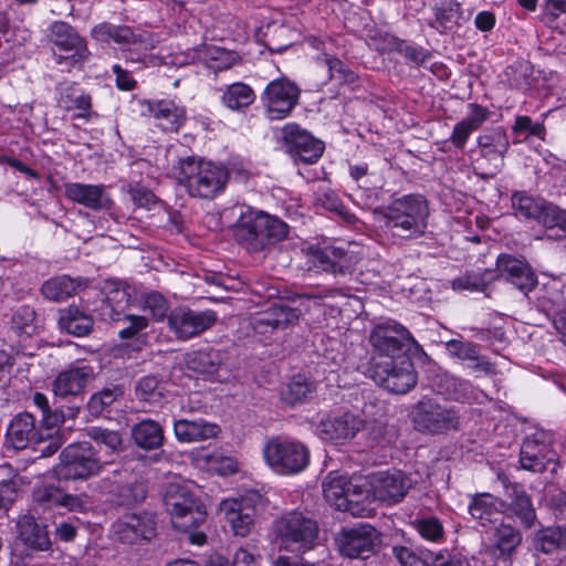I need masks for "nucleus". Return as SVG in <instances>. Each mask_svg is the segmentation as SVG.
Returning a JSON list of instances; mask_svg holds the SVG:
<instances>
[{"mask_svg":"<svg viewBox=\"0 0 566 566\" xmlns=\"http://www.w3.org/2000/svg\"><path fill=\"white\" fill-rule=\"evenodd\" d=\"M174 431L178 441L196 442L217 437L220 429L218 424L207 422L203 419H179L174 423Z\"/></svg>","mask_w":566,"mask_h":566,"instance_id":"473e14b6","label":"nucleus"},{"mask_svg":"<svg viewBox=\"0 0 566 566\" xmlns=\"http://www.w3.org/2000/svg\"><path fill=\"white\" fill-rule=\"evenodd\" d=\"M391 555L400 566H428L427 557L430 556V549L395 544L391 546Z\"/></svg>","mask_w":566,"mask_h":566,"instance_id":"8fccbe9b","label":"nucleus"},{"mask_svg":"<svg viewBox=\"0 0 566 566\" xmlns=\"http://www.w3.org/2000/svg\"><path fill=\"white\" fill-rule=\"evenodd\" d=\"M117 539L133 545L150 541L156 534L155 518L149 513L126 514L114 524Z\"/></svg>","mask_w":566,"mask_h":566,"instance_id":"aec40b11","label":"nucleus"},{"mask_svg":"<svg viewBox=\"0 0 566 566\" xmlns=\"http://www.w3.org/2000/svg\"><path fill=\"white\" fill-rule=\"evenodd\" d=\"M352 485L347 478L331 472L323 483L324 497L337 510L348 509L346 495Z\"/></svg>","mask_w":566,"mask_h":566,"instance_id":"37998d69","label":"nucleus"},{"mask_svg":"<svg viewBox=\"0 0 566 566\" xmlns=\"http://www.w3.org/2000/svg\"><path fill=\"white\" fill-rule=\"evenodd\" d=\"M202 53L208 66L216 73L231 69L239 61L234 52L218 46H207Z\"/></svg>","mask_w":566,"mask_h":566,"instance_id":"603ef678","label":"nucleus"},{"mask_svg":"<svg viewBox=\"0 0 566 566\" xmlns=\"http://www.w3.org/2000/svg\"><path fill=\"white\" fill-rule=\"evenodd\" d=\"M273 530L280 546L292 551L312 548L318 535L317 523L298 511H292L276 520Z\"/></svg>","mask_w":566,"mask_h":566,"instance_id":"0eeeda50","label":"nucleus"},{"mask_svg":"<svg viewBox=\"0 0 566 566\" xmlns=\"http://www.w3.org/2000/svg\"><path fill=\"white\" fill-rule=\"evenodd\" d=\"M373 216L388 238L415 240L424 235L430 209L424 196L408 193L394 198L387 206L375 208Z\"/></svg>","mask_w":566,"mask_h":566,"instance_id":"f257e3e1","label":"nucleus"},{"mask_svg":"<svg viewBox=\"0 0 566 566\" xmlns=\"http://www.w3.org/2000/svg\"><path fill=\"white\" fill-rule=\"evenodd\" d=\"M371 356L369 366L398 356H410L418 344L411 333L396 321L388 319L376 324L369 334Z\"/></svg>","mask_w":566,"mask_h":566,"instance_id":"39448f33","label":"nucleus"},{"mask_svg":"<svg viewBox=\"0 0 566 566\" xmlns=\"http://www.w3.org/2000/svg\"><path fill=\"white\" fill-rule=\"evenodd\" d=\"M489 286V281L481 273H465L452 281L453 290L470 291V292H485Z\"/></svg>","mask_w":566,"mask_h":566,"instance_id":"052dcab7","label":"nucleus"},{"mask_svg":"<svg viewBox=\"0 0 566 566\" xmlns=\"http://www.w3.org/2000/svg\"><path fill=\"white\" fill-rule=\"evenodd\" d=\"M505 488L503 514L513 520L525 530L533 528L537 524V515L531 496L517 483H511L506 476L499 475Z\"/></svg>","mask_w":566,"mask_h":566,"instance_id":"2eb2a0df","label":"nucleus"},{"mask_svg":"<svg viewBox=\"0 0 566 566\" xmlns=\"http://www.w3.org/2000/svg\"><path fill=\"white\" fill-rule=\"evenodd\" d=\"M124 390L118 385L105 387L93 394L87 402V410L94 417L102 416L115 401L122 398Z\"/></svg>","mask_w":566,"mask_h":566,"instance_id":"3c124183","label":"nucleus"},{"mask_svg":"<svg viewBox=\"0 0 566 566\" xmlns=\"http://www.w3.org/2000/svg\"><path fill=\"white\" fill-rule=\"evenodd\" d=\"M86 436L97 444H103L111 452H117L122 448V437L118 431L102 427H90L86 429Z\"/></svg>","mask_w":566,"mask_h":566,"instance_id":"5fc2aeb1","label":"nucleus"},{"mask_svg":"<svg viewBox=\"0 0 566 566\" xmlns=\"http://www.w3.org/2000/svg\"><path fill=\"white\" fill-rule=\"evenodd\" d=\"M511 201L516 218L535 221L538 219L544 202L543 199L534 198L525 191H515Z\"/></svg>","mask_w":566,"mask_h":566,"instance_id":"49530a36","label":"nucleus"},{"mask_svg":"<svg viewBox=\"0 0 566 566\" xmlns=\"http://www.w3.org/2000/svg\"><path fill=\"white\" fill-rule=\"evenodd\" d=\"M106 291V298L104 302H112L116 305H127L129 303L130 294L128 286L123 282L116 280H107L104 285Z\"/></svg>","mask_w":566,"mask_h":566,"instance_id":"e2e57ef3","label":"nucleus"},{"mask_svg":"<svg viewBox=\"0 0 566 566\" xmlns=\"http://www.w3.org/2000/svg\"><path fill=\"white\" fill-rule=\"evenodd\" d=\"M323 61L328 69L329 80L337 81L339 84L354 83L357 75L338 57L329 54H323Z\"/></svg>","mask_w":566,"mask_h":566,"instance_id":"4d7b16f0","label":"nucleus"},{"mask_svg":"<svg viewBox=\"0 0 566 566\" xmlns=\"http://www.w3.org/2000/svg\"><path fill=\"white\" fill-rule=\"evenodd\" d=\"M315 380L304 376H294L281 392L282 400L290 406L306 402L316 391Z\"/></svg>","mask_w":566,"mask_h":566,"instance_id":"4c0bfd02","label":"nucleus"},{"mask_svg":"<svg viewBox=\"0 0 566 566\" xmlns=\"http://www.w3.org/2000/svg\"><path fill=\"white\" fill-rule=\"evenodd\" d=\"M537 222L545 228H559L566 231V210L544 200Z\"/></svg>","mask_w":566,"mask_h":566,"instance_id":"864d4df0","label":"nucleus"},{"mask_svg":"<svg viewBox=\"0 0 566 566\" xmlns=\"http://www.w3.org/2000/svg\"><path fill=\"white\" fill-rule=\"evenodd\" d=\"M555 459V452L544 442L527 438L523 441L520 463L524 470L541 473L547 470Z\"/></svg>","mask_w":566,"mask_h":566,"instance_id":"c756f323","label":"nucleus"},{"mask_svg":"<svg viewBox=\"0 0 566 566\" xmlns=\"http://www.w3.org/2000/svg\"><path fill=\"white\" fill-rule=\"evenodd\" d=\"M94 378L91 365L76 363L57 374L52 384L55 397L67 399L80 396L87 384Z\"/></svg>","mask_w":566,"mask_h":566,"instance_id":"5701e85b","label":"nucleus"},{"mask_svg":"<svg viewBox=\"0 0 566 566\" xmlns=\"http://www.w3.org/2000/svg\"><path fill=\"white\" fill-rule=\"evenodd\" d=\"M59 326L70 335L83 337L92 331L93 318L78 307L69 306L60 311Z\"/></svg>","mask_w":566,"mask_h":566,"instance_id":"f704fd0d","label":"nucleus"},{"mask_svg":"<svg viewBox=\"0 0 566 566\" xmlns=\"http://www.w3.org/2000/svg\"><path fill=\"white\" fill-rule=\"evenodd\" d=\"M478 146L482 160L489 168L491 176L501 171L504 157L510 148L509 136L501 127L489 129L478 137Z\"/></svg>","mask_w":566,"mask_h":566,"instance_id":"b1692460","label":"nucleus"},{"mask_svg":"<svg viewBox=\"0 0 566 566\" xmlns=\"http://www.w3.org/2000/svg\"><path fill=\"white\" fill-rule=\"evenodd\" d=\"M233 233L249 252L269 250L287 238L289 226L280 218L251 206H240Z\"/></svg>","mask_w":566,"mask_h":566,"instance_id":"f03ea898","label":"nucleus"},{"mask_svg":"<svg viewBox=\"0 0 566 566\" xmlns=\"http://www.w3.org/2000/svg\"><path fill=\"white\" fill-rule=\"evenodd\" d=\"M371 488L375 499L387 504H396L407 495L411 480L399 470L380 472L373 478Z\"/></svg>","mask_w":566,"mask_h":566,"instance_id":"393cba45","label":"nucleus"},{"mask_svg":"<svg viewBox=\"0 0 566 566\" xmlns=\"http://www.w3.org/2000/svg\"><path fill=\"white\" fill-rule=\"evenodd\" d=\"M61 489L54 485H42L33 491V500L43 506L59 505Z\"/></svg>","mask_w":566,"mask_h":566,"instance_id":"774afa93","label":"nucleus"},{"mask_svg":"<svg viewBox=\"0 0 566 566\" xmlns=\"http://www.w3.org/2000/svg\"><path fill=\"white\" fill-rule=\"evenodd\" d=\"M144 311L148 312L155 321H163L169 311V303L158 292L151 291L140 296Z\"/></svg>","mask_w":566,"mask_h":566,"instance_id":"6e6d98bb","label":"nucleus"},{"mask_svg":"<svg viewBox=\"0 0 566 566\" xmlns=\"http://www.w3.org/2000/svg\"><path fill=\"white\" fill-rule=\"evenodd\" d=\"M496 273L500 280L512 284L525 295L533 291L538 283L535 271L525 260L506 253L497 256Z\"/></svg>","mask_w":566,"mask_h":566,"instance_id":"a211bd4d","label":"nucleus"},{"mask_svg":"<svg viewBox=\"0 0 566 566\" xmlns=\"http://www.w3.org/2000/svg\"><path fill=\"white\" fill-rule=\"evenodd\" d=\"M302 315L297 307H293L283 301L273 302L265 310L256 313L252 318L253 328L258 333H268L277 329H285L296 325Z\"/></svg>","mask_w":566,"mask_h":566,"instance_id":"6ab92c4d","label":"nucleus"},{"mask_svg":"<svg viewBox=\"0 0 566 566\" xmlns=\"http://www.w3.org/2000/svg\"><path fill=\"white\" fill-rule=\"evenodd\" d=\"M118 327L119 338L132 339L148 327V319L143 315L126 313Z\"/></svg>","mask_w":566,"mask_h":566,"instance_id":"13d9d810","label":"nucleus"},{"mask_svg":"<svg viewBox=\"0 0 566 566\" xmlns=\"http://www.w3.org/2000/svg\"><path fill=\"white\" fill-rule=\"evenodd\" d=\"M132 438L137 447L155 450L164 442V430L158 422L146 419L133 426Z\"/></svg>","mask_w":566,"mask_h":566,"instance_id":"e433bc0d","label":"nucleus"},{"mask_svg":"<svg viewBox=\"0 0 566 566\" xmlns=\"http://www.w3.org/2000/svg\"><path fill=\"white\" fill-rule=\"evenodd\" d=\"M368 371L376 384L392 394H407L417 385V373L410 356L375 363Z\"/></svg>","mask_w":566,"mask_h":566,"instance_id":"9d476101","label":"nucleus"},{"mask_svg":"<svg viewBox=\"0 0 566 566\" xmlns=\"http://www.w3.org/2000/svg\"><path fill=\"white\" fill-rule=\"evenodd\" d=\"M493 554L496 558L506 560L522 544V534L510 524H501L494 534Z\"/></svg>","mask_w":566,"mask_h":566,"instance_id":"58836bf2","label":"nucleus"},{"mask_svg":"<svg viewBox=\"0 0 566 566\" xmlns=\"http://www.w3.org/2000/svg\"><path fill=\"white\" fill-rule=\"evenodd\" d=\"M255 99L252 87L243 82L228 85L221 95L222 104L231 111H241L249 107Z\"/></svg>","mask_w":566,"mask_h":566,"instance_id":"c03bdc74","label":"nucleus"},{"mask_svg":"<svg viewBox=\"0 0 566 566\" xmlns=\"http://www.w3.org/2000/svg\"><path fill=\"white\" fill-rule=\"evenodd\" d=\"M18 536L29 547L46 551L51 546L46 527L40 525L31 515H23L17 522Z\"/></svg>","mask_w":566,"mask_h":566,"instance_id":"72a5a7b5","label":"nucleus"},{"mask_svg":"<svg viewBox=\"0 0 566 566\" xmlns=\"http://www.w3.org/2000/svg\"><path fill=\"white\" fill-rule=\"evenodd\" d=\"M81 279H72L69 275H60L44 282L41 287L42 295L54 302H62L74 295L81 286Z\"/></svg>","mask_w":566,"mask_h":566,"instance_id":"79ce46f5","label":"nucleus"},{"mask_svg":"<svg viewBox=\"0 0 566 566\" xmlns=\"http://www.w3.org/2000/svg\"><path fill=\"white\" fill-rule=\"evenodd\" d=\"M380 542V533L370 524L359 523L343 527L335 537L339 554L354 559H366L374 555Z\"/></svg>","mask_w":566,"mask_h":566,"instance_id":"f8f14e48","label":"nucleus"},{"mask_svg":"<svg viewBox=\"0 0 566 566\" xmlns=\"http://www.w3.org/2000/svg\"><path fill=\"white\" fill-rule=\"evenodd\" d=\"M171 172L189 196L211 200L221 195L229 180L227 168L197 156L178 158Z\"/></svg>","mask_w":566,"mask_h":566,"instance_id":"7ed1b4c3","label":"nucleus"},{"mask_svg":"<svg viewBox=\"0 0 566 566\" xmlns=\"http://www.w3.org/2000/svg\"><path fill=\"white\" fill-rule=\"evenodd\" d=\"M143 105L146 106L148 115L154 117L156 125L164 132L177 133L187 120L185 107L171 99L145 101Z\"/></svg>","mask_w":566,"mask_h":566,"instance_id":"cd10ccee","label":"nucleus"},{"mask_svg":"<svg viewBox=\"0 0 566 566\" xmlns=\"http://www.w3.org/2000/svg\"><path fill=\"white\" fill-rule=\"evenodd\" d=\"M434 19L429 25L439 32H446L458 25L460 19V3L455 0H434L432 7Z\"/></svg>","mask_w":566,"mask_h":566,"instance_id":"a19ab883","label":"nucleus"},{"mask_svg":"<svg viewBox=\"0 0 566 566\" xmlns=\"http://www.w3.org/2000/svg\"><path fill=\"white\" fill-rule=\"evenodd\" d=\"M553 327L559 336V340L566 347V305L557 304L545 311Z\"/></svg>","mask_w":566,"mask_h":566,"instance_id":"338daca9","label":"nucleus"},{"mask_svg":"<svg viewBox=\"0 0 566 566\" xmlns=\"http://www.w3.org/2000/svg\"><path fill=\"white\" fill-rule=\"evenodd\" d=\"M534 546L536 551L551 554L557 549H566V528L546 527L535 535Z\"/></svg>","mask_w":566,"mask_h":566,"instance_id":"de8ad7c7","label":"nucleus"},{"mask_svg":"<svg viewBox=\"0 0 566 566\" xmlns=\"http://www.w3.org/2000/svg\"><path fill=\"white\" fill-rule=\"evenodd\" d=\"M92 35L103 42L113 40L118 44L136 45L143 42L142 35L136 34L132 28L126 25H113L111 23H101L92 30Z\"/></svg>","mask_w":566,"mask_h":566,"instance_id":"ea45409f","label":"nucleus"},{"mask_svg":"<svg viewBox=\"0 0 566 566\" xmlns=\"http://www.w3.org/2000/svg\"><path fill=\"white\" fill-rule=\"evenodd\" d=\"M368 497V491H365L360 486L353 484L346 495L348 509H340L339 511L349 512L354 516H365L369 511L365 506V500Z\"/></svg>","mask_w":566,"mask_h":566,"instance_id":"680f3d73","label":"nucleus"},{"mask_svg":"<svg viewBox=\"0 0 566 566\" xmlns=\"http://www.w3.org/2000/svg\"><path fill=\"white\" fill-rule=\"evenodd\" d=\"M248 497L238 501L227 499L220 503V513L224 515L237 536H247L253 526L254 509L248 505Z\"/></svg>","mask_w":566,"mask_h":566,"instance_id":"c85d7f7f","label":"nucleus"},{"mask_svg":"<svg viewBox=\"0 0 566 566\" xmlns=\"http://www.w3.org/2000/svg\"><path fill=\"white\" fill-rule=\"evenodd\" d=\"M503 504L504 500L497 499L489 493H482L472 499L469 505V512L482 526H486L495 521V515L503 513Z\"/></svg>","mask_w":566,"mask_h":566,"instance_id":"c9c22d12","label":"nucleus"},{"mask_svg":"<svg viewBox=\"0 0 566 566\" xmlns=\"http://www.w3.org/2000/svg\"><path fill=\"white\" fill-rule=\"evenodd\" d=\"M65 197L94 211L107 210L113 201L104 185L69 182L64 185Z\"/></svg>","mask_w":566,"mask_h":566,"instance_id":"bb28decb","label":"nucleus"},{"mask_svg":"<svg viewBox=\"0 0 566 566\" xmlns=\"http://www.w3.org/2000/svg\"><path fill=\"white\" fill-rule=\"evenodd\" d=\"M166 387L156 375L140 377L135 385V396L138 400L151 405L159 403L165 396Z\"/></svg>","mask_w":566,"mask_h":566,"instance_id":"a18cd8bd","label":"nucleus"},{"mask_svg":"<svg viewBox=\"0 0 566 566\" xmlns=\"http://www.w3.org/2000/svg\"><path fill=\"white\" fill-rule=\"evenodd\" d=\"M217 319V313L212 310L196 312L176 307L168 315V325L177 338L189 339L210 328Z\"/></svg>","mask_w":566,"mask_h":566,"instance_id":"f3484780","label":"nucleus"},{"mask_svg":"<svg viewBox=\"0 0 566 566\" xmlns=\"http://www.w3.org/2000/svg\"><path fill=\"white\" fill-rule=\"evenodd\" d=\"M7 439L15 450H23L43 442L45 434L42 428L36 426L33 415L21 412L11 420L7 430Z\"/></svg>","mask_w":566,"mask_h":566,"instance_id":"a878e982","label":"nucleus"},{"mask_svg":"<svg viewBox=\"0 0 566 566\" xmlns=\"http://www.w3.org/2000/svg\"><path fill=\"white\" fill-rule=\"evenodd\" d=\"M33 402L41 410L42 422L46 429L56 427L60 422H62V413L51 410L49 399L44 394L35 392L33 396Z\"/></svg>","mask_w":566,"mask_h":566,"instance_id":"0e129e2a","label":"nucleus"},{"mask_svg":"<svg viewBox=\"0 0 566 566\" xmlns=\"http://www.w3.org/2000/svg\"><path fill=\"white\" fill-rule=\"evenodd\" d=\"M164 505L175 530L188 534L192 544L202 545L206 542V534L197 528L206 522L207 511L187 485L170 483L164 495Z\"/></svg>","mask_w":566,"mask_h":566,"instance_id":"20e7f679","label":"nucleus"},{"mask_svg":"<svg viewBox=\"0 0 566 566\" xmlns=\"http://www.w3.org/2000/svg\"><path fill=\"white\" fill-rule=\"evenodd\" d=\"M60 107L65 111H77L75 118L88 119L91 116L92 97L74 83L60 84L57 87Z\"/></svg>","mask_w":566,"mask_h":566,"instance_id":"2f4dec72","label":"nucleus"},{"mask_svg":"<svg viewBox=\"0 0 566 566\" xmlns=\"http://www.w3.org/2000/svg\"><path fill=\"white\" fill-rule=\"evenodd\" d=\"M301 92L300 86L286 76L268 83L261 94L268 117L271 120H282L290 116L300 103Z\"/></svg>","mask_w":566,"mask_h":566,"instance_id":"9b49d317","label":"nucleus"},{"mask_svg":"<svg viewBox=\"0 0 566 566\" xmlns=\"http://www.w3.org/2000/svg\"><path fill=\"white\" fill-rule=\"evenodd\" d=\"M48 36L56 64H65L66 69L71 70L88 59L90 51L85 39L69 23L53 22Z\"/></svg>","mask_w":566,"mask_h":566,"instance_id":"6e6552de","label":"nucleus"},{"mask_svg":"<svg viewBox=\"0 0 566 566\" xmlns=\"http://www.w3.org/2000/svg\"><path fill=\"white\" fill-rule=\"evenodd\" d=\"M187 367L209 379H218L224 363V354L210 346L193 350L187 356Z\"/></svg>","mask_w":566,"mask_h":566,"instance_id":"7c9ffc66","label":"nucleus"},{"mask_svg":"<svg viewBox=\"0 0 566 566\" xmlns=\"http://www.w3.org/2000/svg\"><path fill=\"white\" fill-rule=\"evenodd\" d=\"M528 74L530 65L525 62L515 63L506 69L509 84L513 88H527L530 86Z\"/></svg>","mask_w":566,"mask_h":566,"instance_id":"69168bd1","label":"nucleus"},{"mask_svg":"<svg viewBox=\"0 0 566 566\" xmlns=\"http://www.w3.org/2000/svg\"><path fill=\"white\" fill-rule=\"evenodd\" d=\"M263 457L268 465L282 475L300 473L310 464V450L304 443L280 437L265 443Z\"/></svg>","mask_w":566,"mask_h":566,"instance_id":"423d86ee","label":"nucleus"},{"mask_svg":"<svg viewBox=\"0 0 566 566\" xmlns=\"http://www.w3.org/2000/svg\"><path fill=\"white\" fill-rule=\"evenodd\" d=\"M411 420L416 430L428 433L457 429L459 423V417L453 409L441 406L430 398H423L412 407Z\"/></svg>","mask_w":566,"mask_h":566,"instance_id":"ddd939ff","label":"nucleus"},{"mask_svg":"<svg viewBox=\"0 0 566 566\" xmlns=\"http://www.w3.org/2000/svg\"><path fill=\"white\" fill-rule=\"evenodd\" d=\"M282 139L286 151L305 164L316 163L323 155L325 145L296 123H287L282 128Z\"/></svg>","mask_w":566,"mask_h":566,"instance_id":"dca6fc26","label":"nucleus"},{"mask_svg":"<svg viewBox=\"0 0 566 566\" xmlns=\"http://www.w3.org/2000/svg\"><path fill=\"white\" fill-rule=\"evenodd\" d=\"M446 348L451 356L468 361L476 358V353L480 352L478 344L465 340L463 337L448 340Z\"/></svg>","mask_w":566,"mask_h":566,"instance_id":"bf43d9fd","label":"nucleus"},{"mask_svg":"<svg viewBox=\"0 0 566 566\" xmlns=\"http://www.w3.org/2000/svg\"><path fill=\"white\" fill-rule=\"evenodd\" d=\"M366 428V422L359 416L345 412L340 416L323 419L316 427L317 436L327 441L344 443L352 440Z\"/></svg>","mask_w":566,"mask_h":566,"instance_id":"4be33fe9","label":"nucleus"},{"mask_svg":"<svg viewBox=\"0 0 566 566\" xmlns=\"http://www.w3.org/2000/svg\"><path fill=\"white\" fill-rule=\"evenodd\" d=\"M60 460V464L55 467L59 480H85L102 470L97 452L86 441L67 446L61 452Z\"/></svg>","mask_w":566,"mask_h":566,"instance_id":"1a4fd4ad","label":"nucleus"},{"mask_svg":"<svg viewBox=\"0 0 566 566\" xmlns=\"http://www.w3.org/2000/svg\"><path fill=\"white\" fill-rule=\"evenodd\" d=\"M410 526L429 543L441 544L446 538L443 524L436 516L417 517L410 522Z\"/></svg>","mask_w":566,"mask_h":566,"instance_id":"09e8293b","label":"nucleus"},{"mask_svg":"<svg viewBox=\"0 0 566 566\" xmlns=\"http://www.w3.org/2000/svg\"><path fill=\"white\" fill-rule=\"evenodd\" d=\"M308 253L315 268L335 275L350 273L355 263L353 254L334 244L311 247Z\"/></svg>","mask_w":566,"mask_h":566,"instance_id":"412c9836","label":"nucleus"},{"mask_svg":"<svg viewBox=\"0 0 566 566\" xmlns=\"http://www.w3.org/2000/svg\"><path fill=\"white\" fill-rule=\"evenodd\" d=\"M112 496V501L119 506H133L142 503L147 496L145 480L126 469L114 471L112 478L101 481Z\"/></svg>","mask_w":566,"mask_h":566,"instance_id":"4468645a","label":"nucleus"}]
</instances>
